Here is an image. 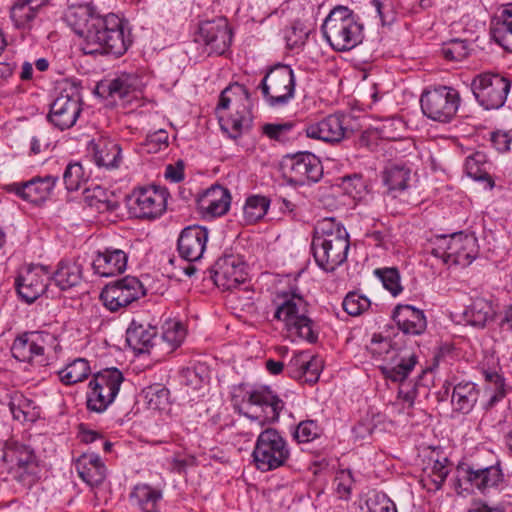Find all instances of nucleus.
Here are the masks:
<instances>
[{
    "mask_svg": "<svg viewBox=\"0 0 512 512\" xmlns=\"http://www.w3.org/2000/svg\"><path fill=\"white\" fill-rule=\"evenodd\" d=\"M65 20L82 38L80 47L85 55L119 58L132 44L123 19L114 13L101 15L90 4L70 6Z\"/></svg>",
    "mask_w": 512,
    "mask_h": 512,
    "instance_id": "1",
    "label": "nucleus"
},
{
    "mask_svg": "<svg viewBox=\"0 0 512 512\" xmlns=\"http://www.w3.org/2000/svg\"><path fill=\"white\" fill-rule=\"evenodd\" d=\"M350 248L349 233L334 218H324L314 227L311 251L319 268L333 272L342 265Z\"/></svg>",
    "mask_w": 512,
    "mask_h": 512,
    "instance_id": "2",
    "label": "nucleus"
},
{
    "mask_svg": "<svg viewBox=\"0 0 512 512\" xmlns=\"http://www.w3.org/2000/svg\"><path fill=\"white\" fill-rule=\"evenodd\" d=\"M321 31L325 40L336 52H346L362 43L363 25L351 9L338 5L325 18Z\"/></svg>",
    "mask_w": 512,
    "mask_h": 512,
    "instance_id": "3",
    "label": "nucleus"
},
{
    "mask_svg": "<svg viewBox=\"0 0 512 512\" xmlns=\"http://www.w3.org/2000/svg\"><path fill=\"white\" fill-rule=\"evenodd\" d=\"M230 107L234 112L226 118L219 116V123L221 129L229 137L237 139L244 131L251 128L253 121L250 109V94L244 85L235 83L221 92L217 110H226Z\"/></svg>",
    "mask_w": 512,
    "mask_h": 512,
    "instance_id": "4",
    "label": "nucleus"
},
{
    "mask_svg": "<svg viewBox=\"0 0 512 512\" xmlns=\"http://www.w3.org/2000/svg\"><path fill=\"white\" fill-rule=\"evenodd\" d=\"M278 299L274 318L283 322L285 329L291 335H296L310 343L316 342L318 334L308 315V302L295 293L278 296Z\"/></svg>",
    "mask_w": 512,
    "mask_h": 512,
    "instance_id": "5",
    "label": "nucleus"
},
{
    "mask_svg": "<svg viewBox=\"0 0 512 512\" xmlns=\"http://www.w3.org/2000/svg\"><path fill=\"white\" fill-rule=\"evenodd\" d=\"M252 457L258 470L268 472L286 464L290 458V449L276 429L267 428L259 434Z\"/></svg>",
    "mask_w": 512,
    "mask_h": 512,
    "instance_id": "6",
    "label": "nucleus"
},
{
    "mask_svg": "<svg viewBox=\"0 0 512 512\" xmlns=\"http://www.w3.org/2000/svg\"><path fill=\"white\" fill-rule=\"evenodd\" d=\"M511 88L512 79L501 73L482 72L471 81L473 96L485 110L503 107Z\"/></svg>",
    "mask_w": 512,
    "mask_h": 512,
    "instance_id": "7",
    "label": "nucleus"
},
{
    "mask_svg": "<svg viewBox=\"0 0 512 512\" xmlns=\"http://www.w3.org/2000/svg\"><path fill=\"white\" fill-rule=\"evenodd\" d=\"M460 103L459 91L446 85L426 89L420 97L423 114L440 123H449L456 116Z\"/></svg>",
    "mask_w": 512,
    "mask_h": 512,
    "instance_id": "8",
    "label": "nucleus"
},
{
    "mask_svg": "<svg viewBox=\"0 0 512 512\" xmlns=\"http://www.w3.org/2000/svg\"><path fill=\"white\" fill-rule=\"evenodd\" d=\"M258 88L271 107H282L294 98L295 76L289 65L278 63L270 67Z\"/></svg>",
    "mask_w": 512,
    "mask_h": 512,
    "instance_id": "9",
    "label": "nucleus"
},
{
    "mask_svg": "<svg viewBox=\"0 0 512 512\" xmlns=\"http://www.w3.org/2000/svg\"><path fill=\"white\" fill-rule=\"evenodd\" d=\"M124 380L117 368H107L94 374L86 393V406L91 412L103 413L114 402Z\"/></svg>",
    "mask_w": 512,
    "mask_h": 512,
    "instance_id": "10",
    "label": "nucleus"
},
{
    "mask_svg": "<svg viewBox=\"0 0 512 512\" xmlns=\"http://www.w3.org/2000/svg\"><path fill=\"white\" fill-rule=\"evenodd\" d=\"M455 489L458 493L476 488L486 493L491 488H498L504 482V475L499 463L482 467L478 464L460 463L457 468Z\"/></svg>",
    "mask_w": 512,
    "mask_h": 512,
    "instance_id": "11",
    "label": "nucleus"
},
{
    "mask_svg": "<svg viewBox=\"0 0 512 512\" xmlns=\"http://www.w3.org/2000/svg\"><path fill=\"white\" fill-rule=\"evenodd\" d=\"M243 401L250 405L244 415L259 427L276 422L284 408V402L269 387H259L247 391Z\"/></svg>",
    "mask_w": 512,
    "mask_h": 512,
    "instance_id": "12",
    "label": "nucleus"
},
{
    "mask_svg": "<svg viewBox=\"0 0 512 512\" xmlns=\"http://www.w3.org/2000/svg\"><path fill=\"white\" fill-rule=\"evenodd\" d=\"M167 189L156 186L135 189L129 198V210L139 219H156L167 208Z\"/></svg>",
    "mask_w": 512,
    "mask_h": 512,
    "instance_id": "13",
    "label": "nucleus"
},
{
    "mask_svg": "<svg viewBox=\"0 0 512 512\" xmlns=\"http://www.w3.org/2000/svg\"><path fill=\"white\" fill-rule=\"evenodd\" d=\"M288 182L305 186L318 182L323 176V166L318 157L309 152L287 155L283 163Z\"/></svg>",
    "mask_w": 512,
    "mask_h": 512,
    "instance_id": "14",
    "label": "nucleus"
},
{
    "mask_svg": "<svg viewBox=\"0 0 512 512\" xmlns=\"http://www.w3.org/2000/svg\"><path fill=\"white\" fill-rule=\"evenodd\" d=\"M146 294V291L136 277L126 276L115 282L107 284L100 298L110 311H117L138 300Z\"/></svg>",
    "mask_w": 512,
    "mask_h": 512,
    "instance_id": "15",
    "label": "nucleus"
},
{
    "mask_svg": "<svg viewBox=\"0 0 512 512\" xmlns=\"http://www.w3.org/2000/svg\"><path fill=\"white\" fill-rule=\"evenodd\" d=\"M195 41L203 44L209 55H222L231 45L232 31L225 18L204 21L199 25Z\"/></svg>",
    "mask_w": 512,
    "mask_h": 512,
    "instance_id": "16",
    "label": "nucleus"
},
{
    "mask_svg": "<svg viewBox=\"0 0 512 512\" xmlns=\"http://www.w3.org/2000/svg\"><path fill=\"white\" fill-rule=\"evenodd\" d=\"M349 118L343 113H334L305 128L308 138L321 140L329 144H338L349 138L353 130L349 127Z\"/></svg>",
    "mask_w": 512,
    "mask_h": 512,
    "instance_id": "17",
    "label": "nucleus"
},
{
    "mask_svg": "<svg viewBox=\"0 0 512 512\" xmlns=\"http://www.w3.org/2000/svg\"><path fill=\"white\" fill-rule=\"evenodd\" d=\"M212 277L219 288L232 291L247 279L245 264L239 256L225 255L216 261Z\"/></svg>",
    "mask_w": 512,
    "mask_h": 512,
    "instance_id": "18",
    "label": "nucleus"
},
{
    "mask_svg": "<svg viewBox=\"0 0 512 512\" xmlns=\"http://www.w3.org/2000/svg\"><path fill=\"white\" fill-rule=\"evenodd\" d=\"M49 334L45 332H25L19 335L11 346L13 357L21 362L38 363L45 362V345Z\"/></svg>",
    "mask_w": 512,
    "mask_h": 512,
    "instance_id": "19",
    "label": "nucleus"
},
{
    "mask_svg": "<svg viewBox=\"0 0 512 512\" xmlns=\"http://www.w3.org/2000/svg\"><path fill=\"white\" fill-rule=\"evenodd\" d=\"M49 279V272L42 265L25 268L16 278L17 292L25 302L33 303L45 292Z\"/></svg>",
    "mask_w": 512,
    "mask_h": 512,
    "instance_id": "20",
    "label": "nucleus"
},
{
    "mask_svg": "<svg viewBox=\"0 0 512 512\" xmlns=\"http://www.w3.org/2000/svg\"><path fill=\"white\" fill-rule=\"evenodd\" d=\"M81 113V100L78 94H60L50 105L48 121L57 129L63 131L76 123Z\"/></svg>",
    "mask_w": 512,
    "mask_h": 512,
    "instance_id": "21",
    "label": "nucleus"
},
{
    "mask_svg": "<svg viewBox=\"0 0 512 512\" xmlns=\"http://www.w3.org/2000/svg\"><path fill=\"white\" fill-rule=\"evenodd\" d=\"M386 363L379 366L383 376L393 382L405 381L418 363V355L412 347L401 344Z\"/></svg>",
    "mask_w": 512,
    "mask_h": 512,
    "instance_id": "22",
    "label": "nucleus"
},
{
    "mask_svg": "<svg viewBox=\"0 0 512 512\" xmlns=\"http://www.w3.org/2000/svg\"><path fill=\"white\" fill-rule=\"evenodd\" d=\"M208 237L209 231L203 226L185 227L177 241L179 255L189 262L200 260L205 252Z\"/></svg>",
    "mask_w": 512,
    "mask_h": 512,
    "instance_id": "23",
    "label": "nucleus"
},
{
    "mask_svg": "<svg viewBox=\"0 0 512 512\" xmlns=\"http://www.w3.org/2000/svg\"><path fill=\"white\" fill-rule=\"evenodd\" d=\"M57 181L56 176H38L26 182L9 184L7 190L27 202L38 205L48 199Z\"/></svg>",
    "mask_w": 512,
    "mask_h": 512,
    "instance_id": "24",
    "label": "nucleus"
},
{
    "mask_svg": "<svg viewBox=\"0 0 512 512\" xmlns=\"http://www.w3.org/2000/svg\"><path fill=\"white\" fill-rule=\"evenodd\" d=\"M320 370V361L305 351L295 353L286 365L289 377L309 384L318 381Z\"/></svg>",
    "mask_w": 512,
    "mask_h": 512,
    "instance_id": "25",
    "label": "nucleus"
},
{
    "mask_svg": "<svg viewBox=\"0 0 512 512\" xmlns=\"http://www.w3.org/2000/svg\"><path fill=\"white\" fill-rule=\"evenodd\" d=\"M127 254L116 248L97 252L92 262L94 273L101 277H112L123 273L127 267Z\"/></svg>",
    "mask_w": 512,
    "mask_h": 512,
    "instance_id": "26",
    "label": "nucleus"
},
{
    "mask_svg": "<svg viewBox=\"0 0 512 512\" xmlns=\"http://www.w3.org/2000/svg\"><path fill=\"white\" fill-rule=\"evenodd\" d=\"M392 317L398 328L407 335H421L427 327L423 310L408 304H399L394 308Z\"/></svg>",
    "mask_w": 512,
    "mask_h": 512,
    "instance_id": "27",
    "label": "nucleus"
},
{
    "mask_svg": "<svg viewBox=\"0 0 512 512\" xmlns=\"http://www.w3.org/2000/svg\"><path fill=\"white\" fill-rule=\"evenodd\" d=\"M79 477L91 488L100 486L106 478V467L98 454L83 453L76 461Z\"/></svg>",
    "mask_w": 512,
    "mask_h": 512,
    "instance_id": "28",
    "label": "nucleus"
},
{
    "mask_svg": "<svg viewBox=\"0 0 512 512\" xmlns=\"http://www.w3.org/2000/svg\"><path fill=\"white\" fill-rule=\"evenodd\" d=\"M2 452V459L9 469H27L36 462L33 448L13 438L4 442Z\"/></svg>",
    "mask_w": 512,
    "mask_h": 512,
    "instance_id": "29",
    "label": "nucleus"
},
{
    "mask_svg": "<svg viewBox=\"0 0 512 512\" xmlns=\"http://www.w3.org/2000/svg\"><path fill=\"white\" fill-rule=\"evenodd\" d=\"M478 255L477 238L463 232L455 233L452 248L449 252V263L466 267L470 265Z\"/></svg>",
    "mask_w": 512,
    "mask_h": 512,
    "instance_id": "30",
    "label": "nucleus"
},
{
    "mask_svg": "<svg viewBox=\"0 0 512 512\" xmlns=\"http://www.w3.org/2000/svg\"><path fill=\"white\" fill-rule=\"evenodd\" d=\"M231 195L228 189L213 185L199 199L200 208L213 217L222 216L229 210Z\"/></svg>",
    "mask_w": 512,
    "mask_h": 512,
    "instance_id": "31",
    "label": "nucleus"
},
{
    "mask_svg": "<svg viewBox=\"0 0 512 512\" xmlns=\"http://www.w3.org/2000/svg\"><path fill=\"white\" fill-rule=\"evenodd\" d=\"M45 0H16L10 9V18L17 29L30 30Z\"/></svg>",
    "mask_w": 512,
    "mask_h": 512,
    "instance_id": "32",
    "label": "nucleus"
},
{
    "mask_svg": "<svg viewBox=\"0 0 512 512\" xmlns=\"http://www.w3.org/2000/svg\"><path fill=\"white\" fill-rule=\"evenodd\" d=\"M490 33L496 43L512 53V3L503 5L492 21Z\"/></svg>",
    "mask_w": 512,
    "mask_h": 512,
    "instance_id": "33",
    "label": "nucleus"
},
{
    "mask_svg": "<svg viewBox=\"0 0 512 512\" xmlns=\"http://www.w3.org/2000/svg\"><path fill=\"white\" fill-rule=\"evenodd\" d=\"M479 394L480 390L473 382H460L456 384L451 396L453 410L468 414L477 403Z\"/></svg>",
    "mask_w": 512,
    "mask_h": 512,
    "instance_id": "34",
    "label": "nucleus"
},
{
    "mask_svg": "<svg viewBox=\"0 0 512 512\" xmlns=\"http://www.w3.org/2000/svg\"><path fill=\"white\" fill-rule=\"evenodd\" d=\"M157 331L155 327L132 323L126 332V341L135 351L148 352L155 345Z\"/></svg>",
    "mask_w": 512,
    "mask_h": 512,
    "instance_id": "35",
    "label": "nucleus"
},
{
    "mask_svg": "<svg viewBox=\"0 0 512 512\" xmlns=\"http://www.w3.org/2000/svg\"><path fill=\"white\" fill-rule=\"evenodd\" d=\"M49 280H52L61 290H68L81 283L82 267L77 262L62 260Z\"/></svg>",
    "mask_w": 512,
    "mask_h": 512,
    "instance_id": "36",
    "label": "nucleus"
},
{
    "mask_svg": "<svg viewBox=\"0 0 512 512\" xmlns=\"http://www.w3.org/2000/svg\"><path fill=\"white\" fill-rule=\"evenodd\" d=\"M494 309L492 303L484 298H475L463 312L464 321L473 327L484 328L493 319Z\"/></svg>",
    "mask_w": 512,
    "mask_h": 512,
    "instance_id": "37",
    "label": "nucleus"
},
{
    "mask_svg": "<svg viewBox=\"0 0 512 512\" xmlns=\"http://www.w3.org/2000/svg\"><path fill=\"white\" fill-rule=\"evenodd\" d=\"M162 496V490L149 484H138L131 492L130 499L142 512H158Z\"/></svg>",
    "mask_w": 512,
    "mask_h": 512,
    "instance_id": "38",
    "label": "nucleus"
},
{
    "mask_svg": "<svg viewBox=\"0 0 512 512\" xmlns=\"http://www.w3.org/2000/svg\"><path fill=\"white\" fill-rule=\"evenodd\" d=\"M84 201L99 213L115 211L119 206L113 192L99 185L84 190Z\"/></svg>",
    "mask_w": 512,
    "mask_h": 512,
    "instance_id": "39",
    "label": "nucleus"
},
{
    "mask_svg": "<svg viewBox=\"0 0 512 512\" xmlns=\"http://www.w3.org/2000/svg\"><path fill=\"white\" fill-rule=\"evenodd\" d=\"M411 173V168L406 164H389L383 171V182L390 193L403 191L408 187Z\"/></svg>",
    "mask_w": 512,
    "mask_h": 512,
    "instance_id": "40",
    "label": "nucleus"
},
{
    "mask_svg": "<svg viewBox=\"0 0 512 512\" xmlns=\"http://www.w3.org/2000/svg\"><path fill=\"white\" fill-rule=\"evenodd\" d=\"M94 160L97 166L117 168L121 162V147L114 141H99L94 145Z\"/></svg>",
    "mask_w": 512,
    "mask_h": 512,
    "instance_id": "41",
    "label": "nucleus"
},
{
    "mask_svg": "<svg viewBox=\"0 0 512 512\" xmlns=\"http://www.w3.org/2000/svg\"><path fill=\"white\" fill-rule=\"evenodd\" d=\"M447 463V458L435 460L431 467L424 469L421 477V484L423 488L433 492L442 488L449 474Z\"/></svg>",
    "mask_w": 512,
    "mask_h": 512,
    "instance_id": "42",
    "label": "nucleus"
},
{
    "mask_svg": "<svg viewBox=\"0 0 512 512\" xmlns=\"http://www.w3.org/2000/svg\"><path fill=\"white\" fill-rule=\"evenodd\" d=\"M487 157L483 152H475L469 155L465 160V170L469 177L477 181L486 182L487 187H494V180L487 170Z\"/></svg>",
    "mask_w": 512,
    "mask_h": 512,
    "instance_id": "43",
    "label": "nucleus"
},
{
    "mask_svg": "<svg viewBox=\"0 0 512 512\" xmlns=\"http://www.w3.org/2000/svg\"><path fill=\"white\" fill-rule=\"evenodd\" d=\"M9 409L13 415V418L18 421L33 422L38 416V411L36 410L34 401L19 393H16L11 397L9 402Z\"/></svg>",
    "mask_w": 512,
    "mask_h": 512,
    "instance_id": "44",
    "label": "nucleus"
},
{
    "mask_svg": "<svg viewBox=\"0 0 512 512\" xmlns=\"http://www.w3.org/2000/svg\"><path fill=\"white\" fill-rule=\"evenodd\" d=\"M401 344L380 334H374L366 349L374 359L382 360L383 363H386L388 358L392 356L391 352H395Z\"/></svg>",
    "mask_w": 512,
    "mask_h": 512,
    "instance_id": "45",
    "label": "nucleus"
},
{
    "mask_svg": "<svg viewBox=\"0 0 512 512\" xmlns=\"http://www.w3.org/2000/svg\"><path fill=\"white\" fill-rule=\"evenodd\" d=\"M90 374L89 362L84 358H77L59 371L63 384L73 385L85 380Z\"/></svg>",
    "mask_w": 512,
    "mask_h": 512,
    "instance_id": "46",
    "label": "nucleus"
},
{
    "mask_svg": "<svg viewBox=\"0 0 512 512\" xmlns=\"http://www.w3.org/2000/svg\"><path fill=\"white\" fill-rule=\"evenodd\" d=\"M270 199L262 195H251L246 199L243 207L244 220L248 224H254L261 220L267 213Z\"/></svg>",
    "mask_w": 512,
    "mask_h": 512,
    "instance_id": "47",
    "label": "nucleus"
},
{
    "mask_svg": "<svg viewBox=\"0 0 512 512\" xmlns=\"http://www.w3.org/2000/svg\"><path fill=\"white\" fill-rule=\"evenodd\" d=\"M138 84L139 79L136 75L122 73L109 82L107 86L108 94L114 99H123L131 92L135 91L138 87Z\"/></svg>",
    "mask_w": 512,
    "mask_h": 512,
    "instance_id": "48",
    "label": "nucleus"
},
{
    "mask_svg": "<svg viewBox=\"0 0 512 512\" xmlns=\"http://www.w3.org/2000/svg\"><path fill=\"white\" fill-rule=\"evenodd\" d=\"M186 330L180 322H168L163 327L161 341L166 344L168 353L173 352L183 342Z\"/></svg>",
    "mask_w": 512,
    "mask_h": 512,
    "instance_id": "49",
    "label": "nucleus"
},
{
    "mask_svg": "<svg viewBox=\"0 0 512 512\" xmlns=\"http://www.w3.org/2000/svg\"><path fill=\"white\" fill-rule=\"evenodd\" d=\"M144 393L147 404L151 409L161 410L169 403L170 391L160 384L147 387Z\"/></svg>",
    "mask_w": 512,
    "mask_h": 512,
    "instance_id": "50",
    "label": "nucleus"
},
{
    "mask_svg": "<svg viewBox=\"0 0 512 512\" xmlns=\"http://www.w3.org/2000/svg\"><path fill=\"white\" fill-rule=\"evenodd\" d=\"M87 177L79 162L69 163L63 173V182L68 191L78 190Z\"/></svg>",
    "mask_w": 512,
    "mask_h": 512,
    "instance_id": "51",
    "label": "nucleus"
},
{
    "mask_svg": "<svg viewBox=\"0 0 512 512\" xmlns=\"http://www.w3.org/2000/svg\"><path fill=\"white\" fill-rule=\"evenodd\" d=\"M441 53L449 61H462L469 55L468 42L462 39H452L443 44Z\"/></svg>",
    "mask_w": 512,
    "mask_h": 512,
    "instance_id": "52",
    "label": "nucleus"
},
{
    "mask_svg": "<svg viewBox=\"0 0 512 512\" xmlns=\"http://www.w3.org/2000/svg\"><path fill=\"white\" fill-rule=\"evenodd\" d=\"M343 309L351 316H359L370 306V300L358 292H349L343 300Z\"/></svg>",
    "mask_w": 512,
    "mask_h": 512,
    "instance_id": "53",
    "label": "nucleus"
},
{
    "mask_svg": "<svg viewBox=\"0 0 512 512\" xmlns=\"http://www.w3.org/2000/svg\"><path fill=\"white\" fill-rule=\"evenodd\" d=\"M375 274L381 280L385 289L393 296H397L402 291L400 284V275L395 268L376 269Z\"/></svg>",
    "mask_w": 512,
    "mask_h": 512,
    "instance_id": "54",
    "label": "nucleus"
},
{
    "mask_svg": "<svg viewBox=\"0 0 512 512\" xmlns=\"http://www.w3.org/2000/svg\"><path fill=\"white\" fill-rule=\"evenodd\" d=\"M320 433L321 429L316 421L305 420L297 425L293 437L299 443H308L319 437Z\"/></svg>",
    "mask_w": 512,
    "mask_h": 512,
    "instance_id": "55",
    "label": "nucleus"
},
{
    "mask_svg": "<svg viewBox=\"0 0 512 512\" xmlns=\"http://www.w3.org/2000/svg\"><path fill=\"white\" fill-rule=\"evenodd\" d=\"M293 127L294 124L292 122L267 123L263 125L262 132L268 138L284 143L289 140V134Z\"/></svg>",
    "mask_w": 512,
    "mask_h": 512,
    "instance_id": "56",
    "label": "nucleus"
},
{
    "mask_svg": "<svg viewBox=\"0 0 512 512\" xmlns=\"http://www.w3.org/2000/svg\"><path fill=\"white\" fill-rule=\"evenodd\" d=\"M367 512H397L395 503L384 493L374 492L366 502Z\"/></svg>",
    "mask_w": 512,
    "mask_h": 512,
    "instance_id": "57",
    "label": "nucleus"
},
{
    "mask_svg": "<svg viewBox=\"0 0 512 512\" xmlns=\"http://www.w3.org/2000/svg\"><path fill=\"white\" fill-rule=\"evenodd\" d=\"M455 233L450 235H437L434 237L432 244L431 254L437 258L442 259L445 263L449 264V252L452 248V241Z\"/></svg>",
    "mask_w": 512,
    "mask_h": 512,
    "instance_id": "58",
    "label": "nucleus"
},
{
    "mask_svg": "<svg viewBox=\"0 0 512 512\" xmlns=\"http://www.w3.org/2000/svg\"><path fill=\"white\" fill-rule=\"evenodd\" d=\"M309 35V30H307L303 24L295 23L285 35L287 46L290 49L300 48L302 47Z\"/></svg>",
    "mask_w": 512,
    "mask_h": 512,
    "instance_id": "59",
    "label": "nucleus"
},
{
    "mask_svg": "<svg viewBox=\"0 0 512 512\" xmlns=\"http://www.w3.org/2000/svg\"><path fill=\"white\" fill-rule=\"evenodd\" d=\"M342 186L345 193L353 199L361 198L366 187L362 176L356 174L345 177Z\"/></svg>",
    "mask_w": 512,
    "mask_h": 512,
    "instance_id": "60",
    "label": "nucleus"
},
{
    "mask_svg": "<svg viewBox=\"0 0 512 512\" xmlns=\"http://www.w3.org/2000/svg\"><path fill=\"white\" fill-rule=\"evenodd\" d=\"M486 379L494 385V393L491 395L487 406L493 407L497 402H499L502 398H504L506 391H505V384L504 379L501 375L498 373H487Z\"/></svg>",
    "mask_w": 512,
    "mask_h": 512,
    "instance_id": "61",
    "label": "nucleus"
},
{
    "mask_svg": "<svg viewBox=\"0 0 512 512\" xmlns=\"http://www.w3.org/2000/svg\"><path fill=\"white\" fill-rule=\"evenodd\" d=\"M491 142L499 152H507L510 150L512 142V130H497L491 133Z\"/></svg>",
    "mask_w": 512,
    "mask_h": 512,
    "instance_id": "62",
    "label": "nucleus"
},
{
    "mask_svg": "<svg viewBox=\"0 0 512 512\" xmlns=\"http://www.w3.org/2000/svg\"><path fill=\"white\" fill-rule=\"evenodd\" d=\"M336 480H338L337 484V490L339 493H341L343 496H348L351 492L352 484H353V477L351 470H341L336 477Z\"/></svg>",
    "mask_w": 512,
    "mask_h": 512,
    "instance_id": "63",
    "label": "nucleus"
},
{
    "mask_svg": "<svg viewBox=\"0 0 512 512\" xmlns=\"http://www.w3.org/2000/svg\"><path fill=\"white\" fill-rule=\"evenodd\" d=\"M165 178L171 182L178 183L184 178V165L178 161L176 165L169 164L165 170Z\"/></svg>",
    "mask_w": 512,
    "mask_h": 512,
    "instance_id": "64",
    "label": "nucleus"
}]
</instances>
